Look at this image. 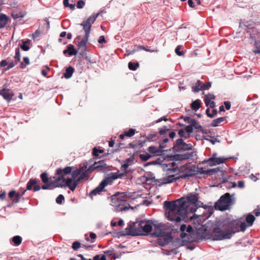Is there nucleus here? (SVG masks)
I'll return each instance as SVG.
<instances>
[{
  "label": "nucleus",
  "mask_w": 260,
  "mask_h": 260,
  "mask_svg": "<svg viewBox=\"0 0 260 260\" xmlns=\"http://www.w3.org/2000/svg\"><path fill=\"white\" fill-rule=\"evenodd\" d=\"M98 42L100 44H105L107 42V41H106L105 37L104 36H101L98 39Z\"/></svg>",
  "instance_id": "nucleus-54"
},
{
  "label": "nucleus",
  "mask_w": 260,
  "mask_h": 260,
  "mask_svg": "<svg viewBox=\"0 0 260 260\" xmlns=\"http://www.w3.org/2000/svg\"><path fill=\"white\" fill-rule=\"evenodd\" d=\"M132 196L129 192H118L111 196V205L115 208L116 212L127 210L131 207L128 202Z\"/></svg>",
  "instance_id": "nucleus-4"
},
{
  "label": "nucleus",
  "mask_w": 260,
  "mask_h": 260,
  "mask_svg": "<svg viewBox=\"0 0 260 260\" xmlns=\"http://www.w3.org/2000/svg\"><path fill=\"white\" fill-rule=\"evenodd\" d=\"M41 178L42 179V182L44 183L49 182V181H55V179L53 180H49L47 174L45 172H44L41 174Z\"/></svg>",
  "instance_id": "nucleus-37"
},
{
  "label": "nucleus",
  "mask_w": 260,
  "mask_h": 260,
  "mask_svg": "<svg viewBox=\"0 0 260 260\" xmlns=\"http://www.w3.org/2000/svg\"><path fill=\"white\" fill-rule=\"evenodd\" d=\"M105 187L101 183L98 187L92 190L89 193V196L92 198L94 196L97 194H100L102 191H104Z\"/></svg>",
  "instance_id": "nucleus-22"
},
{
  "label": "nucleus",
  "mask_w": 260,
  "mask_h": 260,
  "mask_svg": "<svg viewBox=\"0 0 260 260\" xmlns=\"http://www.w3.org/2000/svg\"><path fill=\"white\" fill-rule=\"evenodd\" d=\"M85 5V2L82 0L78 1L77 3V7L78 9L82 8Z\"/></svg>",
  "instance_id": "nucleus-51"
},
{
  "label": "nucleus",
  "mask_w": 260,
  "mask_h": 260,
  "mask_svg": "<svg viewBox=\"0 0 260 260\" xmlns=\"http://www.w3.org/2000/svg\"><path fill=\"white\" fill-rule=\"evenodd\" d=\"M64 197L62 194H59L56 199V202L58 204H61L62 201L64 200Z\"/></svg>",
  "instance_id": "nucleus-47"
},
{
  "label": "nucleus",
  "mask_w": 260,
  "mask_h": 260,
  "mask_svg": "<svg viewBox=\"0 0 260 260\" xmlns=\"http://www.w3.org/2000/svg\"><path fill=\"white\" fill-rule=\"evenodd\" d=\"M26 190H23L21 193L17 192L15 190H13L9 192L8 196L13 204H16L19 202L20 199L25 193Z\"/></svg>",
  "instance_id": "nucleus-18"
},
{
  "label": "nucleus",
  "mask_w": 260,
  "mask_h": 260,
  "mask_svg": "<svg viewBox=\"0 0 260 260\" xmlns=\"http://www.w3.org/2000/svg\"><path fill=\"white\" fill-rule=\"evenodd\" d=\"M185 130L187 134H190V133H192L193 132V126L192 124H191V125L186 126L185 128Z\"/></svg>",
  "instance_id": "nucleus-52"
},
{
  "label": "nucleus",
  "mask_w": 260,
  "mask_h": 260,
  "mask_svg": "<svg viewBox=\"0 0 260 260\" xmlns=\"http://www.w3.org/2000/svg\"><path fill=\"white\" fill-rule=\"evenodd\" d=\"M202 84L203 83L200 80H198L196 85L192 86V90L194 92H198L200 90H202Z\"/></svg>",
  "instance_id": "nucleus-27"
},
{
  "label": "nucleus",
  "mask_w": 260,
  "mask_h": 260,
  "mask_svg": "<svg viewBox=\"0 0 260 260\" xmlns=\"http://www.w3.org/2000/svg\"><path fill=\"white\" fill-rule=\"evenodd\" d=\"M9 17L5 14H0V29L4 28L8 23Z\"/></svg>",
  "instance_id": "nucleus-23"
},
{
  "label": "nucleus",
  "mask_w": 260,
  "mask_h": 260,
  "mask_svg": "<svg viewBox=\"0 0 260 260\" xmlns=\"http://www.w3.org/2000/svg\"><path fill=\"white\" fill-rule=\"evenodd\" d=\"M136 133V129L134 128H129L128 131H125V135L128 137H131L133 136Z\"/></svg>",
  "instance_id": "nucleus-41"
},
{
  "label": "nucleus",
  "mask_w": 260,
  "mask_h": 260,
  "mask_svg": "<svg viewBox=\"0 0 260 260\" xmlns=\"http://www.w3.org/2000/svg\"><path fill=\"white\" fill-rule=\"evenodd\" d=\"M188 123L191 124L192 126L198 131L201 130L202 128V126L194 119L190 120V121H188Z\"/></svg>",
  "instance_id": "nucleus-31"
},
{
  "label": "nucleus",
  "mask_w": 260,
  "mask_h": 260,
  "mask_svg": "<svg viewBox=\"0 0 260 260\" xmlns=\"http://www.w3.org/2000/svg\"><path fill=\"white\" fill-rule=\"evenodd\" d=\"M223 231H221L220 228L218 227H215L213 229V233L218 234H220Z\"/></svg>",
  "instance_id": "nucleus-56"
},
{
  "label": "nucleus",
  "mask_w": 260,
  "mask_h": 260,
  "mask_svg": "<svg viewBox=\"0 0 260 260\" xmlns=\"http://www.w3.org/2000/svg\"><path fill=\"white\" fill-rule=\"evenodd\" d=\"M217 154L216 153H213L211 157L209 159L206 160H204L202 161H200L199 162H224L225 161H230L231 160H236L237 159L236 157H217Z\"/></svg>",
  "instance_id": "nucleus-12"
},
{
  "label": "nucleus",
  "mask_w": 260,
  "mask_h": 260,
  "mask_svg": "<svg viewBox=\"0 0 260 260\" xmlns=\"http://www.w3.org/2000/svg\"><path fill=\"white\" fill-rule=\"evenodd\" d=\"M20 53L19 47L17 48L15 50V55L14 56V59L16 60V62H19L20 60Z\"/></svg>",
  "instance_id": "nucleus-42"
},
{
  "label": "nucleus",
  "mask_w": 260,
  "mask_h": 260,
  "mask_svg": "<svg viewBox=\"0 0 260 260\" xmlns=\"http://www.w3.org/2000/svg\"><path fill=\"white\" fill-rule=\"evenodd\" d=\"M254 22L253 21H250L249 22L246 21L243 23H241L240 25H243L244 26L247 27V32L249 34L251 38L255 40L256 37L259 36V34L257 30L253 27Z\"/></svg>",
  "instance_id": "nucleus-13"
},
{
  "label": "nucleus",
  "mask_w": 260,
  "mask_h": 260,
  "mask_svg": "<svg viewBox=\"0 0 260 260\" xmlns=\"http://www.w3.org/2000/svg\"><path fill=\"white\" fill-rule=\"evenodd\" d=\"M173 239L172 233L167 232L165 235L161 236L157 239V243L161 247H164L169 243Z\"/></svg>",
  "instance_id": "nucleus-17"
},
{
  "label": "nucleus",
  "mask_w": 260,
  "mask_h": 260,
  "mask_svg": "<svg viewBox=\"0 0 260 260\" xmlns=\"http://www.w3.org/2000/svg\"><path fill=\"white\" fill-rule=\"evenodd\" d=\"M8 62L6 60H3L0 62L1 67H5L8 65Z\"/></svg>",
  "instance_id": "nucleus-60"
},
{
  "label": "nucleus",
  "mask_w": 260,
  "mask_h": 260,
  "mask_svg": "<svg viewBox=\"0 0 260 260\" xmlns=\"http://www.w3.org/2000/svg\"><path fill=\"white\" fill-rule=\"evenodd\" d=\"M249 177L253 181H256L258 180V178L253 174H251L250 175H249Z\"/></svg>",
  "instance_id": "nucleus-62"
},
{
  "label": "nucleus",
  "mask_w": 260,
  "mask_h": 260,
  "mask_svg": "<svg viewBox=\"0 0 260 260\" xmlns=\"http://www.w3.org/2000/svg\"><path fill=\"white\" fill-rule=\"evenodd\" d=\"M181 48V46L178 45L175 49V53L178 55V56H182L184 54L183 51H180V49Z\"/></svg>",
  "instance_id": "nucleus-49"
},
{
  "label": "nucleus",
  "mask_w": 260,
  "mask_h": 260,
  "mask_svg": "<svg viewBox=\"0 0 260 260\" xmlns=\"http://www.w3.org/2000/svg\"><path fill=\"white\" fill-rule=\"evenodd\" d=\"M226 119V117H220L214 119L211 123V125L213 127L217 126L220 123L223 122Z\"/></svg>",
  "instance_id": "nucleus-28"
},
{
  "label": "nucleus",
  "mask_w": 260,
  "mask_h": 260,
  "mask_svg": "<svg viewBox=\"0 0 260 260\" xmlns=\"http://www.w3.org/2000/svg\"><path fill=\"white\" fill-rule=\"evenodd\" d=\"M255 219V217L252 214H248L246 218V221L247 223V226H251Z\"/></svg>",
  "instance_id": "nucleus-33"
},
{
  "label": "nucleus",
  "mask_w": 260,
  "mask_h": 260,
  "mask_svg": "<svg viewBox=\"0 0 260 260\" xmlns=\"http://www.w3.org/2000/svg\"><path fill=\"white\" fill-rule=\"evenodd\" d=\"M139 66V63L138 62L136 63L129 62L128 64V69L132 71H136Z\"/></svg>",
  "instance_id": "nucleus-36"
},
{
  "label": "nucleus",
  "mask_w": 260,
  "mask_h": 260,
  "mask_svg": "<svg viewBox=\"0 0 260 260\" xmlns=\"http://www.w3.org/2000/svg\"><path fill=\"white\" fill-rule=\"evenodd\" d=\"M113 251V249H111L105 251L104 252L105 254H107L108 256L111 257V258H113L114 259H116V258H118L120 255L114 253Z\"/></svg>",
  "instance_id": "nucleus-26"
},
{
  "label": "nucleus",
  "mask_w": 260,
  "mask_h": 260,
  "mask_svg": "<svg viewBox=\"0 0 260 260\" xmlns=\"http://www.w3.org/2000/svg\"><path fill=\"white\" fill-rule=\"evenodd\" d=\"M141 138H142L141 137ZM146 142V140H143L141 139L139 140L134 141L132 143L129 144L131 148H140L143 146L145 143Z\"/></svg>",
  "instance_id": "nucleus-20"
},
{
  "label": "nucleus",
  "mask_w": 260,
  "mask_h": 260,
  "mask_svg": "<svg viewBox=\"0 0 260 260\" xmlns=\"http://www.w3.org/2000/svg\"><path fill=\"white\" fill-rule=\"evenodd\" d=\"M178 135L181 137H183L185 139H187L190 137V134L186 133L185 131L183 129H181L179 131Z\"/></svg>",
  "instance_id": "nucleus-38"
},
{
  "label": "nucleus",
  "mask_w": 260,
  "mask_h": 260,
  "mask_svg": "<svg viewBox=\"0 0 260 260\" xmlns=\"http://www.w3.org/2000/svg\"><path fill=\"white\" fill-rule=\"evenodd\" d=\"M169 141V139L166 138L162 140V142L160 143L159 146L160 148H161L162 150H164V149L165 148V146L164 145V144L167 143Z\"/></svg>",
  "instance_id": "nucleus-50"
},
{
  "label": "nucleus",
  "mask_w": 260,
  "mask_h": 260,
  "mask_svg": "<svg viewBox=\"0 0 260 260\" xmlns=\"http://www.w3.org/2000/svg\"><path fill=\"white\" fill-rule=\"evenodd\" d=\"M30 43V40L28 39L26 41H22V44L20 45V47L25 51H28L29 49V44Z\"/></svg>",
  "instance_id": "nucleus-30"
},
{
  "label": "nucleus",
  "mask_w": 260,
  "mask_h": 260,
  "mask_svg": "<svg viewBox=\"0 0 260 260\" xmlns=\"http://www.w3.org/2000/svg\"><path fill=\"white\" fill-rule=\"evenodd\" d=\"M152 156L149 154L145 152V153L140 154L139 155V157L142 161H147Z\"/></svg>",
  "instance_id": "nucleus-39"
},
{
  "label": "nucleus",
  "mask_w": 260,
  "mask_h": 260,
  "mask_svg": "<svg viewBox=\"0 0 260 260\" xmlns=\"http://www.w3.org/2000/svg\"><path fill=\"white\" fill-rule=\"evenodd\" d=\"M175 151H181L191 150L192 145L191 144H186L182 139H178L174 143L173 147Z\"/></svg>",
  "instance_id": "nucleus-11"
},
{
  "label": "nucleus",
  "mask_w": 260,
  "mask_h": 260,
  "mask_svg": "<svg viewBox=\"0 0 260 260\" xmlns=\"http://www.w3.org/2000/svg\"><path fill=\"white\" fill-rule=\"evenodd\" d=\"M148 150L150 153L154 155H158L160 153L165 150H162L161 148H160V146L158 148L153 146H151L148 148Z\"/></svg>",
  "instance_id": "nucleus-24"
},
{
  "label": "nucleus",
  "mask_w": 260,
  "mask_h": 260,
  "mask_svg": "<svg viewBox=\"0 0 260 260\" xmlns=\"http://www.w3.org/2000/svg\"><path fill=\"white\" fill-rule=\"evenodd\" d=\"M188 4L189 6L190 7L192 8H194L195 7V5L194 4L192 0H188Z\"/></svg>",
  "instance_id": "nucleus-64"
},
{
  "label": "nucleus",
  "mask_w": 260,
  "mask_h": 260,
  "mask_svg": "<svg viewBox=\"0 0 260 260\" xmlns=\"http://www.w3.org/2000/svg\"><path fill=\"white\" fill-rule=\"evenodd\" d=\"M231 202L232 199L230 194L229 193H226L222 195L215 203V209L220 211H224L229 209Z\"/></svg>",
  "instance_id": "nucleus-8"
},
{
  "label": "nucleus",
  "mask_w": 260,
  "mask_h": 260,
  "mask_svg": "<svg viewBox=\"0 0 260 260\" xmlns=\"http://www.w3.org/2000/svg\"><path fill=\"white\" fill-rule=\"evenodd\" d=\"M93 260H106V258L105 255L100 256V255L97 254L93 257Z\"/></svg>",
  "instance_id": "nucleus-46"
},
{
  "label": "nucleus",
  "mask_w": 260,
  "mask_h": 260,
  "mask_svg": "<svg viewBox=\"0 0 260 260\" xmlns=\"http://www.w3.org/2000/svg\"><path fill=\"white\" fill-rule=\"evenodd\" d=\"M99 164H92L88 169L87 165L79 168L73 167H67L63 169H57V173L61 174L59 178L58 186L61 187H68L72 191H74L81 181L88 177V174L96 170L98 172H106L109 166L107 164L98 165Z\"/></svg>",
  "instance_id": "nucleus-2"
},
{
  "label": "nucleus",
  "mask_w": 260,
  "mask_h": 260,
  "mask_svg": "<svg viewBox=\"0 0 260 260\" xmlns=\"http://www.w3.org/2000/svg\"><path fill=\"white\" fill-rule=\"evenodd\" d=\"M253 52L255 54H260V41H255Z\"/></svg>",
  "instance_id": "nucleus-35"
},
{
  "label": "nucleus",
  "mask_w": 260,
  "mask_h": 260,
  "mask_svg": "<svg viewBox=\"0 0 260 260\" xmlns=\"http://www.w3.org/2000/svg\"><path fill=\"white\" fill-rule=\"evenodd\" d=\"M199 194H190L186 198H181L175 201H165L164 206L166 208V214L167 215L168 220L180 222L185 218L187 212L188 203L194 206L190 209L191 213L196 211L198 207L202 206L203 203L199 201Z\"/></svg>",
  "instance_id": "nucleus-3"
},
{
  "label": "nucleus",
  "mask_w": 260,
  "mask_h": 260,
  "mask_svg": "<svg viewBox=\"0 0 260 260\" xmlns=\"http://www.w3.org/2000/svg\"><path fill=\"white\" fill-rule=\"evenodd\" d=\"M152 164H145V167ZM161 165L164 170L166 172L167 176L155 181L156 185L160 186L164 184L172 183L176 180L182 178L185 179L198 174H206L212 175L218 172H223L222 168L218 167L212 169L204 170L203 168H199L191 164H184L179 166V164H158Z\"/></svg>",
  "instance_id": "nucleus-1"
},
{
  "label": "nucleus",
  "mask_w": 260,
  "mask_h": 260,
  "mask_svg": "<svg viewBox=\"0 0 260 260\" xmlns=\"http://www.w3.org/2000/svg\"><path fill=\"white\" fill-rule=\"evenodd\" d=\"M11 16L14 19H17L19 18H23L24 16V15L22 12L16 13L12 12Z\"/></svg>",
  "instance_id": "nucleus-40"
},
{
  "label": "nucleus",
  "mask_w": 260,
  "mask_h": 260,
  "mask_svg": "<svg viewBox=\"0 0 260 260\" xmlns=\"http://www.w3.org/2000/svg\"><path fill=\"white\" fill-rule=\"evenodd\" d=\"M92 154L93 158L90 159L89 162H92L93 161H94V159L101 158L102 157L108 155L110 153H109V150L106 152L104 149H102L101 147H94L92 149Z\"/></svg>",
  "instance_id": "nucleus-15"
},
{
  "label": "nucleus",
  "mask_w": 260,
  "mask_h": 260,
  "mask_svg": "<svg viewBox=\"0 0 260 260\" xmlns=\"http://www.w3.org/2000/svg\"><path fill=\"white\" fill-rule=\"evenodd\" d=\"M201 107V101L200 100H197L193 101L191 104V107L193 110L197 111Z\"/></svg>",
  "instance_id": "nucleus-32"
},
{
  "label": "nucleus",
  "mask_w": 260,
  "mask_h": 260,
  "mask_svg": "<svg viewBox=\"0 0 260 260\" xmlns=\"http://www.w3.org/2000/svg\"><path fill=\"white\" fill-rule=\"evenodd\" d=\"M170 160L182 161L188 159H194L197 158L196 152H185L183 154H176L169 156Z\"/></svg>",
  "instance_id": "nucleus-9"
},
{
  "label": "nucleus",
  "mask_w": 260,
  "mask_h": 260,
  "mask_svg": "<svg viewBox=\"0 0 260 260\" xmlns=\"http://www.w3.org/2000/svg\"><path fill=\"white\" fill-rule=\"evenodd\" d=\"M81 247V243L78 242V241H75L72 244V248L74 250H78L80 247Z\"/></svg>",
  "instance_id": "nucleus-43"
},
{
  "label": "nucleus",
  "mask_w": 260,
  "mask_h": 260,
  "mask_svg": "<svg viewBox=\"0 0 260 260\" xmlns=\"http://www.w3.org/2000/svg\"><path fill=\"white\" fill-rule=\"evenodd\" d=\"M238 186L239 188H243L244 187V182L240 180L238 182Z\"/></svg>",
  "instance_id": "nucleus-61"
},
{
  "label": "nucleus",
  "mask_w": 260,
  "mask_h": 260,
  "mask_svg": "<svg viewBox=\"0 0 260 260\" xmlns=\"http://www.w3.org/2000/svg\"><path fill=\"white\" fill-rule=\"evenodd\" d=\"M74 72V69L72 67L69 66L66 70V72L64 73V77L66 79L70 78L72 76Z\"/></svg>",
  "instance_id": "nucleus-25"
},
{
  "label": "nucleus",
  "mask_w": 260,
  "mask_h": 260,
  "mask_svg": "<svg viewBox=\"0 0 260 260\" xmlns=\"http://www.w3.org/2000/svg\"><path fill=\"white\" fill-rule=\"evenodd\" d=\"M205 98H207L209 100H214L215 98V96L213 94L209 93L208 94L205 96Z\"/></svg>",
  "instance_id": "nucleus-58"
},
{
  "label": "nucleus",
  "mask_w": 260,
  "mask_h": 260,
  "mask_svg": "<svg viewBox=\"0 0 260 260\" xmlns=\"http://www.w3.org/2000/svg\"><path fill=\"white\" fill-rule=\"evenodd\" d=\"M56 174L58 175V177L55 179V181H49V182L44 183L42 186L43 189H53L55 187H61L58 186V180L59 178L61 177V175L57 173V170H56ZM38 181L37 179H30L27 183L26 190H30L33 189L35 191H37L40 190L41 187L39 185L37 184Z\"/></svg>",
  "instance_id": "nucleus-7"
},
{
  "label": "nucleus",
  "mask_w": 260,
  "mask_h": 260,
  "mask_svg": "<svg viewBox=\"0 0 260 260\" xmlns=\"http://www.w3.org/2000/svg\"><path fill=\"white\" fill-rule=\"evenodd\" d=\"M156 134H148L146 137H143V140H146V142L147 141H151L152 139L156 137Z\"/></svg>",
  "instance_id": "nucleus-44"
},
{
  "label": "nucleus",
  "mask_w": 260,
  "mask_h": 260,
  "mask_svg": "<svg viewBox=\"0 0 260 260\" xmlns=\"http://www.w3.org/2000/svg\"><path fill=\"white\" fill-rule=\"evenodd\" d=\"M126 173V171H125L124 173H121L119 171H117L116 173H112L110 174L108 177L105 178L101 183L105 187L108 184H111L114 180L119 178H122L124 174Z\"/></svg>",
  "instance_id": "nucleus-14"
},
{
  "label": "nucleus",
  "mask_w": 260,
  "mask_h": 260,
  "mask_svg": "<svg viewBox=\"0 0 260 260\" xmlns=\"http://www.w3.org/2000/svg\"><path fill=\"white\" fill-rule=\"evenodd\" d=\"M170 129L168 128L166 126H164L163 128H160L159 129V133L161 135H164L166 134L167 131H168Z\"/></svg>",
  "instance_id": "nucleus-48"
},
{
  "label": "nucleus",
  "mask_w": 260,
  "mask_h": 260,
  "mask_svg": "<svg viewBox=\"0 0 260 260\" xmlns=\"http://www.w3.org/2000/svg\"><path fill=\"white\" fill-rule=\"evenodd\" d=\"M0 95L8 102H9L12 100L14 94L10 89L4 88L0 89Z\"/></svg>",
  "instance_id": "nucleus-19"
},
{
  "label": "nucleus",
  "mask_w": 260,
  "mask_h": 260,
  "mask_svg": "<svg viewBox=\"0 0 260 260\" xmlns=\"http://www.w3.org/2000/svg\"><path fill=\"white\" fill-rule=\"evenodd\" d=\"M186 232L189 233H193L194 230L191 225H188L186 228Z\"/></svg>",
  "instance_id": "nucleus-57"
},
{
  "label": "nucleus",
  "mask_w": 260,
  "mask_h": 260,
  "mask_svg": "<svg viewBox=\"0 0 260 260\" xmlns=\"http://www.w3.org/2000/svg\"><path fill=\"white\" fill-rule=\"evenodd\" d=\"M12 240L15 245L18 246L22 242V238L19 236H15L12 238Z\"/></svg>",
  "instance_id": "nucleus-34"
},
{
  "label": "nucleus",
  "mask_w": 260,
  "mask_h": 260,
  "mask_svg": "<svg viewBox=\"0 0 260 260\" xmlns=\"http://www.w3.org/2000/svg\"><path fill=\"white\" fill-rule=\"evenodd\" d=\"M68 51L70 56L76 55L77 54V51L74 48V45L70 44L67 46Z\"/></svg>",
  "instance_id": "nucleus-29"
},
{
  "label": "nucleus",
  "mask_w": 260,
  "mask_h": 260,
  "mask_svg": "<svg viewBox=\"0 0 260 260\" xmlns=\"http://www.w3.org/2000/svg\"><path fill=\"white\" fill-rule=\"evenodd\" d=\"M224 104L226 110H230L231 108V104L229 102H224Z\"/></svg>",
  "instance_id": "nucleus-63"
},
{
  "label": "nucleus",
  "mask_w": 260,
  "mask_h": 260,
  "mask_svg": "<svg viewBox=\"0 0 260 260\" xmlns=\"http://www.w3.org/2000/svg\"><path fill=\"white\" fill-rule=\"evenodd\" d=\"M223 226H226L227 229L220 234L212 235V239L214 241L230 239L233 234L239 231V224L235 223L233 221L224 222Z\"/></svg>",
  "instance_id": "nucleus-6"
},
{
  "label": "nucleus",
  "mask_w": 260,
  "mask_h": 260,
  "mask_svg": "<svg viewBox=\"0 0 260 260\" xmlns=\"http://www.w3.org/2000/svg\"><path fill=\"white\" fill-rule=\"evenodd\" d=\"M18 62H16V60H15L14 61H9L8 63V67L6 69V70H9L14 66H15Z\"/></svg>",
  "instance_id": "nucleus-45"
},
{
  "label": "nucleus",
  "mask_w": 260,
  "mask_h": 260,
  "mask_svg": "<svg viewBox=\"0 0 260 260\" xmlns=\"http://www.w3.org/2000/svg\"><path fill=\"white\" fill-rule=\"evenodd\" d=\"M154 231L152 233L153 237H159L161 236L165 235L167 232L165 231V225L162 223L153 224Z\"/></svg>",
  "instance_id": "nucleus-16"
},
{
  "label": "nucleus",
  "mask_w": 260,
  "mask_h": 260,
  "mask_svg": "<svg viewBox=\"0 0 260 260\" xmlns=\"http://www.w3.org/2000/svg\"><path fill=\"white\" fill-rule=\"evenodd\" d=\"M217 114V110L216 109H213L212 110V113L209 115V117L213 118Z\"/></svg>",
  "instance_id": "nucleus-59"
},
{
  "label": "nucleus",
  "mask_w": 260,
  "mask_h": 260,
  "mask_svg": "<svg viewBox=\"0 0 260 260\" xmlns=\"http://www.w3.org/2000/svg\"><path fill=\"white\" fill-rule=\"evenodd\" d=\"M211 86V82H208L206 84L203 83L202 84V90H204L206 89H208Z\"/></svg>",
  "instance_id": "nucleus-53"
},
{
  "label": "nucleus",
  "mask_w": 260,
  "mask_h": 260,
  "mask_svg": "<svg viewBox=\"0 0 260 260\" xmlns=\"http://www.w3.org/2000/svg\"><path fill=\"white\" fill-rule=\"evenodd\" d=\"M152 230V223L149 221L142 220L137 225V223L130 224L125 229L128 235L139 236L144 235L143 233H149Z\"/></svg>",
  "instance_id": "nucleus-5"
},
{
  "label": "nucleus",
  "mask_w": 260,
  "mask_h": 260,
  "mask_svg": "<svg viewBox=\"0 0 260 260\" xmlns=\"http://www.w3.org/2000/svg\"><path fill=\"white\" fill-rule=\"evenodd\" d=\"M239 226L242 232L245 231L247 228V225L245 222H241Z\"/></svg>",
  "instance_id": "nucleus-55"
},
{
  "label": "nucleus",
  "mask_w": 260,
  "mask_h": 260,
  "mask_svg": "<svg viewBox=\"0 0 260 260\" xmlns=\"http://www.w3.org/2000/svg\"><path fill=\"white\" fill-rule=\"evenodd\" d=\"M100 14V12H99L96 14H92L86 21H83L81 24V25L83 26L85 33L87 34V36L88 34L90 35L91 25L94 23Z\"/></svg>",
  "instance_id": "nucleus-10"
},
{
  "label": "nucleus",
  "mask_w": 260,
  "mask_h": 260,
  "mask_svg": "<svg viewBox=\"0 0 260 260\" xmlns=\"http://www.w3.org/2000/svg\"><path fill=\"white\" fill-rule=\"evenodd\" d=\"M89 37V34L87 36V34L85 33L84 39L78 43V48L79 49H81L83 52L86 50V43L88 40Z\"/></svg>",
  "instance_id": "nucleus-21"
}]
</instances>
